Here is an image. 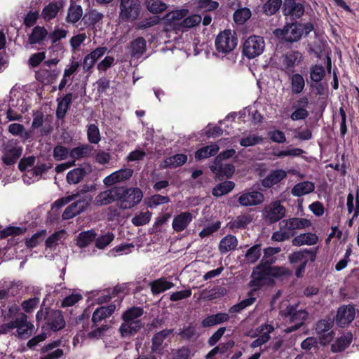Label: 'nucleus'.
<instances>
[{
	"label": "nucleus",
	"mask_w": 359,
	"mask_h": 359,
	"mask_svg": "<svg viewBox=\"0 0 359 359\" xmlns=\"http://www.w3.org/2000/svg\"><path fill=\"white\" fill-rule=\"evenodd\" d=\"M251 16V11L248 8H242L235 11L234 21L239 25L244 24Z\"/></svg>",
	"instance_id": "603ef678"
},
{
	"label": "nucleus",
	"mask_w": 359,
	"mask_h": 359,
	"mask_svg": "<svg viewBox=\"0 0 359 359\" xmlns=\"http://www.w3.org/2000/svg\"><path fill=\"white\" fill-rule=\"evenodd\" d=\"M40 299L39 297L30 298L22 302L21 306L22 310L27 313H32L38 306Z\"/></svg>",
	"instance_id": "680f3d73"
},
{
	"label": "nucleus",
	"mask_w": 359,
	"mask_h": 359,
	"mask_svg": "<svg viewBox=\"0 0 359 359\" xmlns=\"http://www.w3.org/2000/svg\"><path fill=\"white\" fill-rule=\"evenodd\" d=\"M152 213L147 210L145 212H141L138 215H135L131 220L132 223L136 226L145 225L149 222Z\"/></svg>",
	"instance_id": "5fc2aeb1"
},
{
	"label": "nucleus",
	"mask_w": 359,
	"mask_h": 359,
	"mask_svg": "<svg viewBox=\"0 0 359 359\" xmlns=\"http://www.w3.org/2000/svg\"><path fill=\"white\" fill-rule=\"evenodd\" d=\"M285 213L286 210L280 201H275L265 205L262 210V217L269 223L273 224L283 218Z\"/></svg>",
	"instance_id": "9d476101"
},
{
	"label": "nucleus",
	"mask_w": 359,
	"mask_h": 359,
	"mask_svg": "<svg viewBox=\"0 0 359 359\" xmlns=\"http://www.w3.org/2000/svg\"><path fill=\"white\" fill-rule=\"evenodd\" d=\"M47 29L43 26H36L28 37L30 44H41L48 36Z\"/></svg>",
	"instance_id": "cd10ccee"
},
{
	"label": "nucleus",
	"mask_w": 359,
	"mask_h": 359,
	"mask_svg": "<svg viewBox=\"0 0 359 359\" xmlns=\"http://www.w3.org/2000/svg\"><path fill=\"white\" fill-rule=\"evenodd\" d=\"M23 147L14 139L4 142L1 147V158L2 163L10 166L15 164L22 154Z\"/></svg>",
	"instance_id": "7ed1b4c3"
},
{
	"label": "nucleus",
	"mask_w": 359,
	"mask_h": 359,
	"mask_svg": "<svg viewBox=\"0 0 359 359\" xmlns=\"http://www.w3.org/2000/svg\"><path fill=\"white\" fill-rule=\"evenodd\" d=\"M210 168L219 179L223 177V175H225L227 177H231L235 170L233 165L231 164H226L223 165L219 163H215V165H211Z\"/></svg>",
	"instance_id": "c756f323"
},
{
	"label": "nucleus",
	"mask_w": 359,
	"mask_h": 359,
	"mask_svg": "<svg viewBox=\"0 0 359 359\" xmlns=\"http://www.w3.org/2000/svg\"><path fill=\"white\" fill-rule=\"evenodd\" d=\"M86 170L84 168H76L68 172L67 174V182L69 184H76L80 182L85 175Z\"/></svg>",
	"instance_id": "e433bc0d"
},
{
	"label": "nucleus",
	"mask_w": 359,
	"mask_h": 359,
	"mask_svg": "<svg viewBox=\"0 0 359 359\" xmlns=\"http://www.w3.org/2000/svg\"><path fill=\"white\" fill-rule=\"evenodd\" d=\"M143 314V309L141 307H132L123 313V320H130L132 322H142L140 318Z\"/></svg>",
	"instance_id": "a18cd8bd"
},
{
	"label": "nucleus",
	"mask_w": 359,
	"mask_h": 359,
	"mask_svg": "<svg viewBox=\"0 0 359 359\" xmlns=\"http://www.w3.org/2000/svg\"><path fill=\"white\" fill-rule=\"evenodd\" d=\"M116 309L114 304H110L108 306H101L97 308L93 313L92 316L93 323L96 325L101 322L103 319L109 318L112 315Z\"/></svg>",
	"instance_id": "a878e982"
},
{
	"label": "nucleus",
	"mask_w": 359,
	"mask_h": 359,
	"mask_svg": "<svg viewBox=\"0 0 359 359\" xmlns=\"http://www.w3.org/2000/svg\"><path fill=\"white\" fill-rule=\"evenodd\" d=\"M238 239L235 236L226 235L219 241L218 250L222 254L235 250L238 245Z\"/></svg>",
	"instance_id": "bb28decb"
},
{
	"label": "nucleus",
	"mask_w": 359,
	"mask_h": 359,
	"mask_svg": "<svg viewBox=\"0 0 359 359\" xmlns=\"http://www.w3.org/2000/svg\"><path fill=\"white\" fill-rule=\"evenodd\" d=\"M281 248L279 247H269L264 250V257L262 259V263L271 264L274 262L275 259L273 257L274 255L279 253Z\"/></svg>",
	"instance_id": "4d7b16f0"
},
{
	"label": "nucleus",
	"mask_w": 359,
	"mask_h": 359,
	"mask_svg": "<svg viewBox=\"0 0 359 359\" xmlns=\"http://www.w3.org/2000/svg\"><path fill=\"white\" fill-rule=\"evenodd\" d=\"M318 237L317 235L313 233H301L295 236L292 243L294 246H302V245H313L318 243Z\"/></svg>",
	"instance_id": "b1692460"
},
{
	"label": "nucleus",
	"mask_w": 359,
	"mask_h": 359,
	"mask_svg": "<svg viewBox=\"0 0 359 359\" xmlns=\"http://www.w3.org/2000/svg\"><path fill=\"white\" fill-rule=\"evenodd\" d=\"M119 18L123 21H134L140 15L141 4L140 0H121Z\"/></svg>",
	"instance_id": "6e6552de"
},
{
	"label": "nucleus",
	"mask_w": 359,
	"mask_h": 359,
	"mask_svg": "<svg viewBox=\"0 0 359 359\" xmlns=\"http://www.w3.org/2000/svg\"><path fill=\"white\" fill-rule=\"evenodd\" d=\"M50 168V166L45 163L37 164L32 170H28L27 175L39 179L41 175L46 172Z\"/></svg>",
	"instance_id": "338daca9"
},
{
	"label": "nucleus",
	"mask_w": 359,
	"mask_h": 359,
	"mask_svg": "<svg viewBox=\"0 0 359 359\" xmlns=\"http://www.w3.org/2000/svg\"><path fill=\"white\" fill-rule=\"evenodd\" d=\"M291 88L294 94H299L302 93L305 86V81L304 77L299 74H293L291 78Z\"/></svg>",
	"instance_id": "49530a36"
},
{
	"label": "nucleus",
	"mask_w": 359,
	"mask_h": 359,
	"mask_svg": "<svg viewBox=\"0 0 359 359\" xmlns=\"http://www.w3.org/2000/svg\"><path fill=\"white\" fill-rule=\"evenodd\" d=\"M189 11L187 9L175 10L168 13L165 15V18L170 22H175L183 19L187 15Z\"/></svg>",
	"instance_id": "bf43d9fd"
},
{
	"label": "nucleus",
	"mask_w": 359,
	"mask_h": 359,
	"mask_svg": "<svg viewBox=\"0 0 359 359\" xmlns=\"http://www.w3.org/2000/svg\"><path fill=\"white\" fill-rule=\"evenodd\" d=\"M2 318L7 323L0 325V334H7L16 329V336L23 338L29 337L34 331V325L28 321L25 313L20 312V308L16 304H12L8 310L2 311Z\"/></svg>",
	"instance_id": "f257e3e1"
},
{
	"label": "nucleus",
	"mask_w": 359,
	"mask_h": 359,
	"mask_svg": "<svg viewBox=\"0 0 359 359\" xmlns=\"http://www.w3.org/2000/svg\"><path fill=\"white\" fill-rule=\"evenodd\" d=\"M283 6V13L285 16L299 18L304 13V6L294 0H285Z\"/></svg>",
	"instance_id": "f3484780"
},
{
	"label": "nucleus",
	"mask_w": 359,
	"mask_h": 359,
	"mask_svg": "<svg viewBox=\"0 0 359 359\" xmlns=\"http://www.w3.org/2000/svg\"><path fill=\"white\" fill-rule=\"evenodd\" d=\"M332 326L333 321L331 319H323L317 322L316 332L322 344H327L333 339L334 333L331 330Z\"/></svg>",
	"instance_id": "9b49d317"
},
{
	"label": "nucleus",
	"mask_w": 359,
	"mask_h": 359,
	"mask_svg": "<svg viewBox=\"0 0 359 359\" xmlns=\"http://www.w3.org/2000/svg\"><path fill=\"white\" fill-rule=\"evenodd\" d=\"M119 187H115L100 193L95 198V204L105 205L118 200Z\"/></svg>",
	"instance_id": "a211bd4d"
},
{
	"label": "nucleus",
	"mask_w": 359,
	"mask_h": 359,
	"mask_svg": "<svg viewBox=\"0 0 359 359\" xmlns=\"http://www.w3.org/2000/svg\"><path fill=\"white\" fill-rule=\"evenodd\" d=\"M273 34L287 42L298 41L303 35V28L302 24L289 23L283 29H276Z\"/></svg>",
	"instance_id": "0eeeda50"
},
{
	"label": "nucleus",
	"mask_w": 359,
	"mask_h": 359,
	"mask_svg": "<svg viewBox=\"0 0 359 359\" xmlns=\"http://www.w3.org/2000/svg\"><path fill=\"white\" fill-rule=\"evenodd\" d=\"M309 105V100L306 97H302L299 99L294 108V111L291 114L290 118L292 121L303 120L308 117L309 111L306 110V107Z\"/></svg>",
	"instance_id": "412c9836"
},
{
	"label": "nucleus",
	"mask_w": 359,
	"mask_h": 359,
	"mask_svg": "<svg viewBox=\"0 0 359 359\" xmlns=\"http://www.w3.org/2000/svg\"><path fill=\"white\" fill-rule=\"evenodd\" d=\"M261 255V245L256 244L249 248L245 255V261L248 264L256 262Z\"/></svg>",
	"instance_id": "de8ad7c7"
},
{
	"label": "nucleus",
	"mask_w": 359,
	"mask_h": 359,
	"mask_svg": "<svg viewBox=\"0 0 359 359\" xmlns=\"http://www.w3.org/2000/svg\"><path fill=\"white\" fill-rule=\"evenodd\" d=\"M133 173V170L130 168H122L107 176L103 182L107 186H111L128 180L132 177Z\"/></svg>",
	"instance_id": "dca6fc26"
},
{
	"label": "nucleus",
	"mask_w": 359,
	"mask_h": 359,
	"mask_svg": "<svg viewBox=\"0 0 359 359\" xmlns=\"http://www.w3.org/2000/svg\"><path fill=\"white\" fill-rule=\"evenodd\" d=\"M265 48V41L259 36H250L244 42L243 54L248 58H255L263 53Z\"/></svg>",
	"instance_id": "1a4fd4ad"
},
{
	"label": "nucleus",
	"mask_w": 359,
	"mask_h": 359,
	"mask_svg": "<svg viewBox=\"0 0 359 359\" xmlns=\"http://www.w3.org/2000/svg\"><path fill=\"white\" fill-rule=\"evenodd\" d=\"M172 332V330L165 329L156 333L152 338L151 351L162 354L163 343L164 340Z\"/></svg>",
	"instance_id": "5701e85b"
},
{
	"label": "nucleus",
	"mask_w": 359,
	"mask_h": 359,
	"mask_svg": "<svg viewBox=\"0 0 359 359\" xmlns=\"http://www.w3.org/2000/svg\"><path fill=\"white\" fill-rule=\"evenodd\" d=\"M87 134L88 140L91 143L97 144L100 140L99 129L95 124H90L88 126Z\"/></svg>",
	"instance_id": "69168bd1"
},
{
	"label": "nucleus",
	"mask_w": 359,
	"mask_h": 359,
	"mask_svg": "<svg viewBox=\"0 0 359 359\" xmlns=\"http://www.w3.org/2000/svg\"><path fill=\"white\" fill-rule=\"evenodd\" d=\"M145 6L149 12L154 14L165 11L168 8L167 4L161 0H146Z\"/></svg>",
	"instance_id": "c03bdc74"
},
{
	"label": "nucleus",
	"mask_w": 359,
	"mask_h": 359,
	"mask_svg": "<svg viewBox=\"0 0 359 359\" xmlns=\"http://www.w3.org/2000/svg\"><path fill=\"white\" fill-rule=\"evenodd\" d=\"M256 301V298L250 297L247 299L242 300L238 304H236L231 306L229 309L230 313H240L247 307L252 305Z\"/></svg>",
	"instance_id": "13d9d810"
},
{
	"label": "nucleus",
	"mask_w": 359,
	"mask_h": 359,
	"mask_svg": "<svg viewBox=\"0 0 359 359\" xmlns=\"http://www.w3.org/2000/svg\"><path fill=\"white\" fill-rule=\"evenodd\" d=\"M346 205L348 213L353 214V218L359 215V200L358 197L355 198L352 194H349L347 196Z\"/></svg>",
	"instance_id": "09e8293b"
},
{
	"label": "nucleus",
	"mask_w": 359,
	"mask_h": 359,
	"mask_svg": "<svg viewBox=\"0 0 359 359\" xmlns=\"http://www.w3.org/2000/svg\"><path fill=\"white\" fill-rule=\"evenodd\" d=\"M82 15L83 9L81 6L79 5L71 4L68 9V13L66 18V20L68 22L74 24L81 19Z\"/></svg>",
	"instance_id": "ea45409f"
},
{
	"label": "nucleus",
	"mask_w": 359,
	"mask_h": 359,
	"mask_svg": "<svg viewBox=\"0 0 359 359\" xmlns=\"http://www.w3.org/2000/svg\"><path fill=\"white\" fill-rule=\"evenodd\" d=\"M91 199L90 197L86 196L69 205L62 213V219H69L83 212L90 205Z\"/></svg>",
	"instance_id": "f8f14e48"
},
{
	"label": "nucleus",
	"mask_w": 359,
	"mask_h": 359,
	"mask_svg": "<svg viewBox=\"0 0 359 359\" xmlns=\"http://www.w3.org/2000/svg\"><path fill=\"white\" fill-rule=\"evenodd\" d=\"M315 190V184L310 181H304L295 184L291 189L293 196L300 197L313 192Z\"/></svg>",
	"instance_id": "4be33fe9"
},
{
	"label": "nucleus",
	"mask_w": 359,
	"mask_h": 359,
	"mask_svg": "<svg viewBox=\"0 0 359 359\" xmlns=\"http://www.w3.org/2000/svg\"><path fill=\"white\" fill-rule=\"evenodd\" d=\"M325 76V70L322 65H316L310 67V78L313 82H320Z\"/></svg>",
	"instance_id": "8fccbe9b"
},
{
	"label": "nucleus",
	"mask_w": 359,
	"mask_h": 359,
	"mask_svg": "<svg viewBox=\"0 0 359 359\" xmlns=\"http://www.w3.org/2000/svg\"><path fill=\"white\" fill-rule=\"evenodd\" d=\"M201 20V15L194 14L184 18L180 23V25L183 28L189 29L199 25Z\"/></svg>",
	"instance_id": "864d4df0"
},
{
	"label": "nucleus",
	"mask_w": 359,
	"mask_h": 359,
	"mask_svg": "<svg viewBox=\"0 0 359 359\" xmlns=\"http://www.w3.org/2000/svg\"><path fill=\"white\" fill-rule=\"evenodd\" d=\"M187 160V157L185 154H180L168 157L165 159L163 168H177L183 165Z\"/></svg>",
	"instance_id": "4c0bfd02"
},
{
	"label": "nucleus",
	"mask_w": 359,
	"mask_h": 359,
	"mask_svg": "<svg viewBox=\"0 0 359 359\" xmlns=\"http://www.w3.org/2000/svg\"><path fill=\"white\" fill-rule=\"evenodd\" d=\"M114 238V236L112 233L100 236L95 240V246L98 249H104L112 242Z\"/></svg>",
	"instance_id": "052dcab7"
},
{
	"label": "nucleus",
	"mask_w": 359,
	"mask_h": 359,
	"mask_svg": "<svg viewBox=\"0 0 359 359\" xmlns=\"http://www.w3.org/2000/svg\"><path fill=\"white\" fill-rule=\"evenodd\" d=\"M67 233L65 230H60L53 233L46 241L47 248H53L63 243L66 239Z\"/></svg>",
	"instance_id": "f704fd0d"
},
{
	"label": "nucleus",
	"mask_w": 359,
	"mask_h": 359,
	"mask_svg": "<svg viewBox=\"0 0 359 359\" xmlns=\"http://www.w3.org/2000/svg\"><path fill=\"white\" fill-rule=\"evenodd\" d=\"M293 233L294 234L297 230L304 229L311 225V222L306 218L293 217L290 218Z\"/></svg>",
	"instance_id": "3c124183"
},
{
	"label": "nucleus",
	"mask_w": 359,
	"mask_h": 359,
	"mask_svg": "<svg viewBox=\"0 0 359 359\" xmlns=\"http://www.w3.org/2000/svg\"><path fill=\"white\" fill-rule=\"evenodd\" d=\"M237 45V38L233 31L225 29L221 32L215 39L216 50L221 53L231 52Z\"/></svg>",
	"instance_id": "423d86ee"
},
{
	"label": "nucleus",
	"mask_w": 359,
	"mask_h": 359,
	"mask_svg": "<svg viewBox=\"0 0 359 359\" xmlns=\"http://www.w3.org/2000/svg\"><path fill=\"white\" fill-rule=\"evenodd\" d=\"M193 219L194 215L191 212H181L174 216L172 228L175 232H182L189 226Z\"/></svg>",
	"instance_id": "2eb2a0df"
},
{
	"label": "nucleus",
	"mask_w": 359,
	"mask_h": 359,
	"mask_svg": "<svg viewBox=\"0 0 359 359\" xmlns=\"http://www.w3.org/2000/svg\"><path fill=\"white\" fill-rule=\"evenodd\" d=\"M282 4V0H268L263 6V11L267 15L276 13Z\"/></svg>",
	"instance_id": "6e6d98bb"
},
{
	"label": "nucleus",
	"mask_w": 359,
	"mask_h": 359,
	"mask_svg": "<svg viewBox=\"0 0 359 359\" xmlns=\"http://www.w3.org/2000/svg\"><path fill=\"white\" fill-rule=\"evenodd\" d=\"M287 177V172L282 169H276L270 172L262 180V185L265 188H270L277 184Z\"/></svg>",
	"instance_id": "6ab92c4d"
},
{
	"label": "nucleus",
	"mask_w": 359,
	"mask_h": 359,
	"mask_svg": "<svg viewBox=\"0 0 359 359\" xmlns=\"http://www.w3.org/2000/svg\"><path fill=\"white\" fill-rule=\"evenodd\" d=\"M264 201V194L258 191H244L238 198V203L243 207L257 206Z\"/></svg>",
	"instance_id": "ddd939ff"
},
{
	"label": "nucleus",
	"mask_w": 359,
	"mask_h": 359,
	"mask_svg": "<svg viewBox=\"0 0 359 359\" xmlns=\"http://www.w3.org/2000/svg\"><path fill=\"white\" fill-rule=\"evenodd\" d=\"M48 325L54 331L62 329L65 325V321L62 312L60 311H52L49 316Z\"/></svg>",
	"instance_id": "7c9ffc66"
},
{
	"label": "nucleus",
	"mask_w": 359,
	"mask_h": 359,
	"mask_svg": "<svg viewBox=\"0 0 359 359\" xmlns=\"http://www.w3.org/2000/svg\"><path fill=\"white\" fill-rule=\"evenodd\" d=\"M219 149V147L217 144H212L198 149L195 154V158L198 160H201L215 156Z\"/></svg>",
	"instance_id": "c9c22d12"
},
{
	"label": "nucleus",
	"mask_w": 359,
	"mask_h": 359,
	"mask_svg": "<svg viewBox=\"0 0 359 359\" xmlns=\"http://www.w3.org/2000/svg\"><path fill=\"white\" fill-rule=\"evenodd\" d=\"M118 201L122 209H130L140 203L143 194L138 188L119 187Z\"/></svg>",
	"instance_id": "39448f33"
},
{
	"label": "nucleus",
	"mask_w": 359,
	"mask_h": 359,
	"mask_svg": "<svg viewBox=\"0 0 359 359\" xmlns=\"http://www.w3.org/2000/svg\"><path fill=\"white\" fill-rule=\"evenodd\" d=\"M252 222V216L250 214H243L237 216L229 222L228 227L234 231L235 229H245Z\"/></svg>",
	"instance_id": "393cba45"
},
{
	"label": "nucleus",
	"mask_w": 359,
	"mask_h": 359,
	"mask_svg": "<svg viewBox=\"0 0 359 359\" xmlns=\"http://www.w3.org/2000/svg\"><path fill=\"white\" fill-rule=\"evenodd\" d=\"M53 157L57 161H62L69 157V151L67 148L57 145L53 149Z\"/></svg>",
	"instance_id": "774afa93"
},
{
	"label": "nucleus",
	"mask_w": 359,
	"mask_h": 359,
	"mask_svg": "<svg viewBox=\"0 0 359 359\" xmlns=\"http://www.w3.org/2000/svg\"><path fill=\"white\" fill-rule=\"evenodd\" d=\"M235 187V184L231 181H225L218 184L212 189V195L219 197L229 193Z\"/></svg>",
	"instance_id": "79ce46f5"
},
{
	"label": "nucleus",
	"mask_w": 359,
	"mask_h": 359,
	"mask_svg": "<svg viewBox=\"0 0 359 359\" xmlns=\"http://www.w3.org/2000/svg\"><path fill=\"white\" fill-rule=\"evenodd\" d=\"M146 41L142 37H138L130 43V53L133 57H140L146 50Z\"/></svg>",
	"instance_id": "473e14b6"
},
{
	"label": "nucleus",
	"mask_w": 359,
	"mask_h": 359,
	"mask_svg": "<svg viewBox=\"0 0 359 359\" xmlns=\"http://www.w3.org/2000/svg\"><path fill=\"white\" fill-rule=\"evenodd\" d=\"M57 101L58 103L56 110V116L59 118H62L65 116L70 104H72V94L67 93L63 98L57 99Z\"/></svg>",
	"instance_id": "2f4dec72"
},
{
	"label": "nucleus",
	"mask_w": 359,
	"mask_h": 359,
	"mask_svg": "<svg viewBox=\"0 0 359 359\" xmlns=\"http://www.w3.org/2000/svg\"><path fill=\"white\" fill-rule=\"evenodd\" d=\"M95 236L96 233L93 230L81 232L77 237V245L81 248H86L95 240Z\"/></svg>",
	"instance_id": "a19ab883"
},
{
	"label": "nucleus",
	"mask_w": 359,
	"mask_h": 359,
	"mask_svg": "<svg viewBox=\"0 0 359 359\" xmlns=\"http://www.w3.org/2000/svg\"><path fill=\"white\" fill-rule=\"evenodd\" d=\"M352 334L347 332L332 344L331 348L333 352H339L346 348L352 341Z\"/></svg>",
	"instance_id": "72a5a7b5"
},
{
	"label": "nucleus",
	"mask_w": 359,
	"mask_h": 359,
	"mask_svg": "<svg viewBox=\"0 0 359 359\" xmlns=\"http://www.w3.org/2000/svg\"><path fill=\"white\" fill-rule=\"evenodd\" d=\"M263 138L257 135H252L242 138L240 140V144L243 147H248L254 146L262 142Z\"/></svg>",
	"instance_id": "0e129e2a"
},
{
	"label": "nucleus",
	"mask_w": 359,
	"mask_h": 359,
	"mask_svg": "<svg viewBox=\"0 0 359 359\" xmlns=\"http://www.w3.org/2000/svg\"><path fill=\"white\" fill-rule=\"evenodd\" d=\"M89 149L87 146H82L74 148L69 151V157L73 158L72 161L81 158L88 155Z\"/></svg>",
	"instance_id": "e2e57ef3"
},
{
	"label": "nucleus",
	"mask_w": 359,
	"mask_h": 359,
	"mask_svg": "<svg viewBox=\"0 0 359 359\" xmlns=\"http://www.w3.org/2000/svg\"><path fill=\"white\" fill-rule=\"evenodd\" d=\"M60 10L57 3L52 2L43 8L41 12V17L44 20L48 21L55 18Z\"/></svg>",
	"instance_id": "37998d69"
},
{
	"label": "nucleus",
	"mask_w": 359,
	"mask_h": 359,
	"mask_svg": "<svg viewBox=\"0 0 359 359\" xmlns=\"http://www.w3.org/2000/svg\"><path fill=\"white\" fill-rule=\"evenodd\" d=\"M119 327V332L122 337H128L135 334L143 327L142 322H132L130 320H123Z\"/></svg>",
	"instance_id": "aec40b11"
},
{
	"label": "nucleus",
	"mask_w": 359,
	"mask_h": 359,
	"mask_svg": "<svg viewBox=\"0 0 359 359\" xmlns=\"http://www.w3.org/2000/svg\"><path fill=\"white\" fill-rule=\"evenodd\" d=\"M151 292L154 295L162 293L174 287V283L168 281L165 278H161L149 283Z\"/></svg>",
	"instance_id": "c85d7f7f"
},
{
	"label": "nucleus",
	"mask_w": 359,
	"mask_h": 359,
	"mask_svg": "<svg viewBox=\"0 0 359 359\" xmlns=\"http://www.w3.org/2000/svg\"><path fill=\"white\" fill-rule=\"evenodd\" d=\"M355 310L352 305H344L338 309L336 323L341 327L349 325L355 318Z\"/></svg>",
	"instance_id": "4468645a"
},
{
	"label": "nucleus",
	"mask_w": 359,
	"mask_h": 359,
	"mask_svg": "<svg viewBox=\"0 0 359 359\" xmlns=\"http://www.w3.org/2000/svg\"><path fill=\"white\" fill-rule=\"evenodd\" d=\"M280 316L286 322L294 323V325L288 327L284 331L290 333L298 330L307 319L309 313L304 309L297 310V305H291L287 302L283 303L280 312Z\"/></svg>",
	"instance_id": "f03ea898"
},
{
	"label": "nucleus",
	"mask_w": 359,
	"mask_h": 359,
	"mask_svg": "<svg viewBox=\"0 0 359 359\" xmlns=\"http://www.w3.org/2000/svg\"><path fill=\"white\" fill-rule=\"evenodd\" d=\"M303 60L302 54L298 50H290L285 54L276 53L271 60L274 65L283 71H292Z\"/></svg>",
	"instance_id": "20e7f679"
},
{
	"label": "nucleus",
	"mask_w": 359,
	"mask_h": 359,
	"mask_svg": "<svg viewBox=\"0 0 359 359\" xmlns=\"http://www.w3.org/2000/svg\"><path fill=\"white\" fill-rule=\"evenodd\" d=\"M310 255L311 261L313 262L316 257V252L311 250L305 249L292 252L289 256V260L291 263H297L298 262L304 261L306 255Z\"/></svg>",
	"instance_id": "58836bf2"
}]
</instances>
